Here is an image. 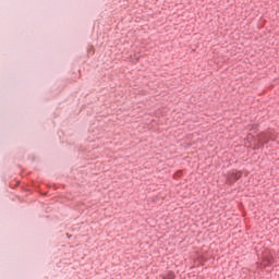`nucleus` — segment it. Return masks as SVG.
Instances as JSON below:
<instances>
[{"instance_id":"obj_1","label":"nucleus","mask_w":279,"mask_h":279,"mask_svg":"<svg viewBox=\"0 0 279 279\" xmlns=\"http://www.w3.org/2000/svg\"><path fill=\"white\" fill-rule=\"evenodd\" d=\"M242 175H243V173H241V171H232L228 174L227 183L234 184V182H236V180H241Z\"/></svg>"},{"instance_id":"obj_2","label":"nucleus","mask_w":279,"mask_h":279,"mask_svg":"<svg viewBox=\"0 0 279 279\" xmlns=\"http://www.w3.org/2000/svg\"><path fill=\"white\" fill-rule=\"evenodd\" d=\"M268 141H269V137H267V133H262V134H259V136H258V143H259L260 145H263V144H265V143H268Z\"/></svg>"},{"instance_id":"obj_3","label":"nucleus","mask_w":279,"mask_h":279,"mask_svg":"<svg viewBox=\"0 0 279 279\" xmlns=\"http://www.w3.org/2000/svg\"><path fill=\"white\" fill-rule=\"evenodd\" d=\"M271 263H272L271 257H269L267 255H264V259H263V263H262L263 267H267V265H271Z\"/></svg>"},{"instance_id":"obj_4","label":"nucleus","mask_w":279,"mask_h":279,"mask_svg":"<svg viewBox=\"0 0 279 279\" xmlns=\"http://www.w3.org/2000/svg\"><path fill=\"white\" fill-rule=\"evenodd\" d=\"M167 279H173V275H172V272H170V278H167Z\"/></svg>"}]
</instances>
